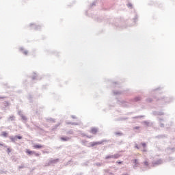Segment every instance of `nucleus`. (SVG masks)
I'll use <instances>...</instances> for the list:
<instances>
[{
  "instance_id": "1",
  "label": "nucleus",
  "mask_w": 175,
  "mask_h": 175,
  "mask_svg": "<svg viewBox=\"0 0 175 175\" xmlns=\"http://www.w3.org/2000/svg\"><path fill=\"white\" fill-rule=\"evenodd\" d=\"M92 135H96L98 133V129L92 127L90 131Z\"/></svg>"
},
{
  "instance_id": "2",
  "label": "nucleus",
  "mask_w": 175,
  "mask_h": 175,
  "mask_svg": "<svg viewBox=\"0 0 175 175\" xmlns=\"http://www.w3.org/2000/svg\"><path fill=\"white\" fill-rule=\"evenodd\" d=\"M70 139V137H62L60 138V139L62 142H69V139Z\"/></svg>"
},
{
  "instance_id": "3",
  "label": "nucleus",
  "mask_w": 175,
  "mask_h": 175,
  "mask_svg": "<svg viewBox=\"0 0 175 175\" xmlns=\"http://www.w3.org/2000/svg\"><path fill=\"white\" fill-rule=\"evenodd\" d=\"M19 116H21L22 120H23L24 121H27V117L24 116V115H23V113H21V111L18 112Z\"/></svg>"
},
{
  "instance_id": "4",
  "label": "nucleus",
  "mask_w": 175,
  "mask_h": 175,
  "mask_svg": "<svg viewBox=\"0 0 175 175\" xmlns=\"http://www.w3.org/2000/svg\"><path fill=\"white\" fill-rule=\"evenodd\" d=\"M161 163H162V160H158L157 161L154 162L152 165L153 166H155L157 165H161Z\"/></svg>"
},
{
  "instance_id": "5",
  "label": "nucleus",
  "mask_w": 175,
  "mask_h": 175,
  "mask_svg": "<svg viewBox=\"0 0 175 175\" xmlns=\"http://www.w3.org/2000/svg\"><path fill=\"white\" fill-rule=\"evenodd\" d=\"M134 163L135 165H133V168L135 169L137 167V166H139V161H137V159L134 160Z\"/></svg>"
},
{
  "instance_id": "6",
  "label": "nucleus",
  "mask_w": 175,
  "mask_h": 175,
  "mask_svg": "<svg viewBox=\"0 0 175 175\" xmlns=\"http://www.w3.org/2000/svg\"><path fill=\"white\" fill-rule=\"evenodd\" d=\"M113 157L114 159H118V158H120V157H121V155L118 153H116V154H113Z\"/></svg>"
},
{
  "instance_id": "7",
  "label": "nucleus",
  "mask_w": 175,
  "mask_h": 175,
  "mask_svg": "<svg viewBox=\"0 0 175 175\" xmlns=\"http://www.w3.org/2000/svg\"><path fill=\"white\" fill-rule=\"evenodd\" d=\"M10 140L12 141V142H16V140H17V136H14V137H13V136H12V137H10Z\"/></svg>"
},
{
  "instance_id": "8",
  "label": "nucleus",
  "mask_w": 175,
  "mask_h": 175,
  "mask_svg": "<svg viewBox=\"0 0 175 175\" xmlns=\"http://www.w3.org/2000/svg\"><path fill=\"white\" fill-rule=\"evenodd\" d=\"M27 154H28L29 155H31V154H35V151H31L29 150H27L26 151Z\"/></svg>"
},
{
  "instance_id": "9",
  "label": "nucleus",
  "mask_w": 175,
  "mask_h": 175,
  "mask_svg": "<svg viewBox=\"0 0 175 175\" xmlns=\"http://www.w3.org/2000/svg\"><path fill=\"white\" fill-rule=\"evenodd\" d=\"M43 146L42 145H34L33 146V148L36 149H39V148H42Z\"/></svg>"
},
{
  "instance_id": "10",
  "label": "nucleus",
  "mask_w": 175,
  "mask_h": 175,
  "mask_svg": "<svg viewBox=\"0 0 175 175\" xmlns=\"http://www.w3.org/2000/svg\"><path fill=\"white\" fill-rule=\"evenodd\" d=\"M57 162H58V159H53V160H51L49 163L51 164V163H57Z\"/></svg>"
},
{
  "instance_id": "11",
  "label": "nucleus",
  "mask_w": 175,
  "mask_h": 175,
  "mask_svg": "<svg viewBox=\"0 0 175 175\" xmlns=\"http://www.w3.org/2000/svg\"><path fill=\"white\" fill-rule=\"evenodd\" d=\"M14 116H12L8 118V121H14Z\"/></svg>"
},
{
  "instance_id": "12",
  "label": "nucleus",
  "mask_w": 175,
  "mask_h": 175,
  "mask_svg": "<svg viewBox=\"0 0 175 175\" xmlns=\"http://www.w3.org/2000/svg\"><path fill=\"white\" fill-rule=\"evenodd\" d=\"M2 136H3L4 137H8V133L7 132H3L2 133Z\"/></svg>"
},
{
  "instance_id": "13",
  "label": "nucleus",
  "mask_w": 175,
  "mask_h": 175,
  "mask_svg": "<svg viewBox=\"0 0 175 175\" xmlns=\"http://www.w3.org/2000/svg\"><path fill=\"white\" fill-rule=\"evenodd\" d=\"M111 158H113V155H108V156H106L105 159H110Z\"/></svg>"
},
{
  "instance_id": "14",
  "label": "nucleus",
  "mask_w": 175,
  "mask_h": 175,
  "mask_svg": "<svg viewBox=\"0 0 175 175\" xmlns=\"http://www.w3.org/2000/svg\"><path fill=\"white\" fill-rule=\"evenodd\" d=\"M144 125H146V126H148V125L150 124V123L147 121H144Z\"/></svg>"
},
{
  "instance_id": "15",
  "label": "nucleus",
  "mask_w": 175,
  "mask_h": 175,
  "mask_svg": "<svg viewBox=\"0 0 175 175\" xmlns=\"http://www.w3.org/2000/svg\"><path fill=\"white\" fill-rule=\"evenodd\" d=\"M92 147L96 146V142H91Z\"/></svg>"
},
{
  "instance_id": "16",
  "label": "nucleus",
  "mask_w": 175,
  "mask_h": 175,
  "mask_svg": "<svg viewBox=\"0 0 175 175\" xmlns=\"http://www.w3.org/2000/svg\"><path fill=\"white\" fill-rule=\"evenodd\" d=\"M102 143H103V142H96V146H98L99 144H102Z\"/></svg>"
},
{
  "instance_id": "17",
  "label": "nucleus",
  "mask_w": 175,
  "mask_h": 175,
  "mask_svg": "<svg viewBox=\"0 0 175 175\" xmlns=\"http://www.w3.org/2000/svg\"><path fill=\"white\" fill-rule=\"evenodd\" d=\"M135 102H137L138 100H140V97H136L135 98Z\"/></svg>"
},
{
  "instance_id": "18",
  "label": "nucleus",
  "mask_w": 175,
  "mask_h": 175,
  "mask_svg": "<svg viewBox=\"0 0 175 175\" xmlns=\"http://www.w3.org/2000/svg\"><path fill=\"white\" fill-rule=\"evenodd\" d=\"M142 147H144V148H146V143H142Z\"/></svg>"
},
{
  "instance_id": "19",
  "label": "nucleus",
  "mask_w": 175,
  "mask_h": 175,
  "mask_svg": "<svg viewBox=\"0 0 175 175\" xmlns=\"http://www.w3.org/2000/svg\"><path fill=\"white\" fill-rule=\"evenodd\" d=\"M23 54H25V55H27V54H28V51H23Z\"/></svg>"
},
{
  "instance_id": "20",
  "label": "nucleus",
  "mask_w": 175,
  "mask_h": 175,
  "mask_svg": "<svg viewBox=\"0 0 175 175\" xmlns=\"http://www.w3.org/2000/svg\"><path fill=\"white\" fill-rule=\"evenodd\" d=\"M16 139H18L19 140L23 139V137L21 136H16Z\"/></svg>"
},
{
  "instance_id": "21",
  "label": "nucleus",
  "mask_w": 175,
  "mask_h": 175,
  "mask_svg": "<svg viewBox=\"0 0 175 175\" xmlns=\"http://www.w3.org/2000/svg\"><path fill=\"white\" fill-rule=\"evenodd\" d=\"M144 165H145V166H148V161H145L144 162Z\"/></svg>"
},
{
  "instance_id": "22",
  "label": "nucleus",
  "mask_w": 175,
  "mask_h": 175,
  "mask_svg": "<svg viewBox=\"0 0 175 175\" xmlns=\"http://www.w3.org/2000/svg\"><path fill=\"white\" fill-rule=\"evenodd\" d=\"M127 6H128V8H132V4L128 3V4H127Z\"/></svg>"
},
{
  "instance_id": "23",
  "label": "nucleus",
  "mask_w": 175,
  "mask_h": 175,
  "mask_svg": "<svg viewBox=\"0 0 175 175\" xmlns=\"http://www.w3.org/2000/svg\"><path fill=\"white\" fill-rule=\"evenodd\" d=\"M18 169H24V165H21L18 167Z\"/></svg>"
},
{
  "instance_id": "24",
  "label": "nucleus",
  "mask_w": 175,
  "mask_h": 175,
  "mask_svg": "<svg viewBox=\"0 0 175 175\" xmlns=\"http://www.w3.org/2000/svg\"><path fill=\"white\" fill-rule=\"evenodd\" d=\"M68 124H71L72 125H79V124L77 123H68Z\"/></svg>"
},
{
  "instance_id": "25",
  "label": "nucleus",
  "mask_w": 175,
  "mask_h": 175,
  "mask_svg": "<svg viewBox=\"0 0 175 175\" xmlns=\"http://www.w3.org/2000/svg\"><path fill=\"white\" fill-rule=\"evenodd\" d=\"M34 155H36V157H39L40 154H39V153L35 152V153H34Z\"/></svg>"
},
{
  "instance_id": "26",
  "label": "nucleus",
  "mask_w": 175,
  "mask_h": 175,
  "mask_svg": "<svg viewBox=\"0 0 175 175\" xmlns=\"http://www.w3.org/2000/svg\"><path fill=\"white\" fill-rule=\"evenodd\" d=\"M115 95H118L120 94V92H114Z\"/></svg>"
},
{
  "instance_id": "27",
  "label": "nucleus",
  "mask_w": 175,
  "mask_h": 175,
  "mask_svg": "<svg viewBox=\"0 0 175 175\" xmlns=\"http://www.w3.org/2000/svg\"><path fill=\"white\" fill-rule=\"evenodd\" d=\"M152 100H151V98L148 99V102H152Z\"/></svg>"
},
{
  "instance_id": "28",
  "label": "nucleus",
  "mask_w": 175,
  "mask_h": 175,
  "mask_svg": "<svg viewBox=\"0 0 175 175\" xmlns=\"http://www.w3.org/2000/svg\"><path fill=\"white\" fill-rule=\"evenodd\" d=\"M49 121H52V122H55L54 120H53L51 118L49 120Z\"/></svg>"
},
{
  "instance_id": "29",
  "label": "nucleus",
  "mask_w": 175,
  "mask_h": 175,
  "mask_svg": "<svg viewBox=\"0 0 175 175\" xmlns=\"http://www.w3.org/2000/svg\"><path fill=\"white\" fill-rule=\"evenodd\" d=\"M72 118H76V116H72Z\"/></svg>"
},
{
  "instance_id": "30",
  "label": "nucleus",
  "mask_w": 175,
  "mask_h": 175,
  "mask_svg": "<svg viewBox=\"0 0 175 175\" xmlns=\"http://www.w3.org/2000/svg\"><path fill=\"white\" fill-rule=\"evenodd\" d=\"M118 163H119V165H120V164L122 163V162L119 161V162H118Z\"/></svg>"
},
{
  "instance_id": "31",
  "label": "nucleus",
  "mask_w": 175,
  "mask_h": 175,
  "mask_svg": "<svg viewBox=\"0 0 175 175\" xmlns=\"http://www.w3.org/2000/svg\"><path fill=\"white\" fill-rule=\"evenodd\" d=\"M135 148H139V146H137V145H135Z\"/></svg>"
},
{
  "instance_id": "32",
  "label": "nucleus",
  "mask_w": 175,
  "mask_h": 175,
  "mask_svg": "<svg viewBox=\"0 0 175 175\" xmlns=\"http://www.w3.org/2000/svg\"><path fill=\"white\" fill-rule=\"evenodd\" d=\"M8 152H10V149L8 148Z\"/></svg>"
},
{
  "instance_id": "33",
  "label": "nucleus",
  "mask_w": 175,
  "mask_h": 175,
  "mask_svg": "<svg viewBox=\"0 0 175 175\" xmlns=\"http://www.w3.org/2000/svg\"><path fill=\"white\" fill-rule=\"evenodd\" d=\"M143 151L146 152V151H147V150L146 149H144Z\"/></svg>"
},
{
  "instance_id": "34",
  "label": "nucleus",
  "mask_w": 175,
  "mask_h": 175,
  "mask_svg": "<svg viewBox=\"0 0 175 175\" xmlns=\"http://www.w3.org/2000/svg\"><path fill=\"white\" fill-rule=\"evenodd\" d=\"M116 135H120V133H116Z\"/></svg>"
},
{
  "instance_id": "35",
  "label": "nucleus",
  "mask_w": 175,
  "mask_h": 175,
  "mask_svg": "<svg viewBox=\"0 0 175 175\" xmlns=\"http://www.w3.org/2000/svg\"><path fill=\"white\" fill-rule=\"evenodd\" d=\"M97 166H100V164H99V163H98V164H97Z\"/></svg>"
},
{
  "instance_id": "36",
  "label": "nucleus",
  "mask_w": 175,
  "mask_h": 175,
  "mask_svg": "<svg viewBox=\"0 0 175 175\" xmlns=\"http://www.w3.org/2000/svg\"><path fill=\"white\" fill-rule=\"evenodd\" d=\"M135 129H139V127H135Z\"/></svg>"
},
{
  "instance_id": "37",
  "label": "nucleus",
  "mask_w": 175,
  "mask_h": 175,
  "mask_svg": "<svg viewBox=\"0 0 175 175\" xmlns=\"http://www.w3.org/2000/svg\"><path fill=\"white\" fill-rule=\"evenodd\" d=\"M0 146H3V144L0 143Z\"/></svg>"
},
{
  "instance_id": "38",
  "label": "nucleus",
  "mask_w": 175,
  "mask_h": 175,
  "mask_svg": "<svg viewBox=\"0 0 175 175\" xmlns=\"http://www.w3.org/2000/svg\"><path fill=\"white\" fill-rule=\"evenodd\" d=\"M33 80H35V77H33Z\"/></svg>"
},
{
  "instance_id": "39",
  "label": "nucleus",
  "mask_w": 175,
  "mask_h": 175,
  "mask_svg": "<svg viewBox=\"0 0 175 175\" xmlns=\"http://www.w3.org/2000/svg\"><path fill=\"white\" fill-rule=\"evenodd\" d=\"M161 126H163V124H161Z\"/></svg>"
},
{
  "instance_id": "40",
  "label": "nucleus",
  "mask_w": 175,
  "mask_h": 175,
  "mask_svg": "<svg viewBox=\"0 0 175 175\" xmlns=\"http://www.w3.org/2000/svg\"><path fill=\"white\" fill-rule=\"evenodd\" d=\"M88 137H89L90 139H91V137L88 136Z\"/></svg>"
},
{
  "instance_id": "41",
  "label": "nucleus",
  "mask_w": 175,
  "mask_h": 175,
  "mask_svg": "<svg viewBox=\"0 0 175 175\" xmlns=\"http://www.w3.org/2000/svg\"><path fill=\"white\" fill-rule=\"evenodd\" d=\"M21 50L23 51V48H21Z\"/></svg>"
},
{
  "instance_id": "42",
  "label": "nucleus",
  "mask_w": 175,
  "mask_h": 175,
  "mask_svg": "<svg viewBox=\"0 0 175 175\" xmlns=\"http://www.w3.org/2000/svg\"><path fill=\"white\" fill-rule=\"evenodd\" d=\"M92 5H94V3H92Z\"/></svg>"
}]
</instances>
